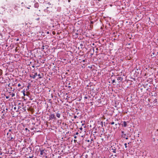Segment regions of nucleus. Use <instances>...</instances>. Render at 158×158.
Segmentation results:
<instances>
[{
	"label": "nucleus",
	"mask_w": 158,
	"mask_h": 158,
	"mask_svg": "<svg viewBox=\"0 0 158 158\" xmlns=\"http://www.w3.org/2000/svg\"><path fill=\"white\" fill-rule=\"evenodd\" d=\"M7 138L9 140H12L14 139V138L11 135V133L7 132Z\"/></svg>",
	"instance_id": "1"
},
{
	"label": "nucleus",
	"mask_w": 158,
	"mask_h": 158,
	"mask_svg": "<svg viewBox=\"0 0 158 158\" xmlns=\"http://www.w3.org/2000/svg\"><path fill=\"white\" fill-rule=\"evenodd\" d=\"M49 119L51 120L52 119H56V117L55 116V115L54 114H51L49 115Z\"/></svg>",
	"instance_id": "2"
},
{
	"label": "nucleus",
	"mask_w": 158,
	"mask_h": 158,
	"mask_svg": "<svg viewBox=\"0 0 158 158\" xmlns=\"http://www.w3.org/2000/svg\"><path fill=\"white\" fill-rule=\"evenodd\" d=\"M40 154L41 155H43V156L44 157L46 156V153L44 152V150L40 149Z\"/></svg>",
	"instance_id": "3"
},
{
	"label": "nucleus",
	"mask_w": 158,
	"mask_h": 158,
	"mask_svg": "<svg viewBox=\"0 0 158 158\" xmlns=\"http://www.w3.org/2000/svg\"><path fill=\"white\" fill-rule=\"evenodd\" d=\"M37 76V73H35L34 75H32V76H30V77H32V78L34 79Z\"/></svg>",
	"instance_id": "4"
},
{
	"label": "nucleus",
	"mask_w": 158,
	"mask_h": 158,
	"mask_svg": "<svg viewBox=\"0 0 158 158\" xmlns=\"http://www.w3.org/2000/svg\"><path fill=\"white\" fill-rule=\"evenodd\" d=\"M122 125L123 127H126L127 126V122L126 121H124L122 124Z\"/></svg>",
	"instance_id": "5"
},
{
	"label": "nucleus",
	"mask_w": 158,
	"mask_h": 158,
	"mask_svg": "<svg viewBox=\"0 0 158 158\" xmlns=\"http://www.w3.org/2000/svg\"><path fill=\"white\" fill-rule=\"evenodd\" d=\"M39 5L38 3H35L34 5V6L35 8H38L39 7Z\"/></svg>",
	"instance_id": "6"
},
{
	"label": "nucleus",
	"mask_w": 158,
	"mask_h": 158,
	"mask_svg": "<svg viewBox=\"0 0 158 158\" xmlns=\"http://www.w3.org/2000/svg\"><path fill=\"white\" fill-rule=\"evenodd\" d=\"M25 90L24 89L22 91V92L23 94V95L24 96H25L26 95H27V94H25Z\"/></svg>",
	"instance_id": "7"
},
{
	"label": "nucleus",
	"mask_w": 158,
	"mask_h": 158,
	"mask_svg": "<svg viewBox=\"0 0 158 158\" xmlns=\"http://www.w3.org/2000/svg\"><path fill=\"white\" fill-rule=\"evenodd\" d=\"M56 116L58 118H60V114L59 113H57L56 114Z\"/></svg>",
	"instance_id": "8"
},
{
	"label": "nucleus",
	"mask_w": 158,
	"mask_h": 158,
	"mask_svg": "<svg viewBox=\"0 0 158 158\" xmlns=\"http://www.w3.org/2000/svg\"><path fill=\"white\" fill-rule=\"evenodd\" d=\"M117 80H118L122 81V78H121V77H118Z\"/></svg>",
	"instance_id": "9"
},
{
	"label": "nucleus",
	"mask_w": 158,
	"mask_h": 158,
	"mask_svg": "<svg viewBox=\"0 0 158 158\" xmlns=\"http://www.w3.org/2000/svg\"><path fill=\"white\" fill-rule=\"evenodd\" d=\"M12 97H13L15 96V94L14 93H13L11 94Z\"/></svg>",
	"instance_id": "10"
},
{
	"label": "nucleus",
	"mask_w": 158,
	"mask_h": 158,
	"mask_svg": "<svg viewBox=\"0 0 158 158\" xmlns=\"http://www.w3.org/2000/svg\"><path fill=\"white\" fill-rule=\"evenodd\" d=\"M113 152L114 153H116V149H114L113 151Z\"/></svg>",
	"instance_id": "11"
},
{
	"label": "nucleus",
	"mask_w": 158,
	"mask_h": 158,
	"mask_svg": "<svg viewBox=\"0 0 158 158\" xmlns=\"http://www.w3.org/2000/svg\"><path fill=\"white\" fill-rule=\"evenodd\" d=\"M38 76L39 77V78H42V77H40V74H39Z\"/></svg>",
	"instance_id": "12"
},
{
	"label": "nucleus",
	"mask_w": 158,
	"mask_h": 158,
	"mask_svg": "<svg viewBox=\"0 0 158 158\" xmlns=\"http://www.w3.org/2000/svg\"><path fill=\"white\" fill-rule=\"evenodd\" d=\"M52 33L53 35H54L56 34V32L54 31H52Z\"/></svg>",
	"instance_id": "13"
},
{
	"label": "nucleus",
	"mask_w": 158,
	"mask_h": 158,
	"mask_svg": "<svg viewBox=\"0 0 158 158\" xmlns=\"http://www.w3.org/2000/svg\"><path fill=\"white\" fill-rule=\"evenodd\" d=\"M124 145L126 148H127V144L126 143H125Z\"/></svg>",
	"instance_id": "14"
},
{
	"label": "nucleus",
	"mask_w": 158,
	"mask_h": 158,
	"mask_svg": "<svg viewBox=\"0 0 158 158\" xmlns=\"http://www.w3.org/2000/svg\"><path fill=\"white\" fill-rule=\"evenodd\" d=\"M114 122H112V123H111V125L114 124Z\"/></svg>",
	"instance_id": "15"
},
{
	"label": "nucleus",
	"mask_w": 158,
	"mask_h": 158,
	"mask_svg": "<svg viewBox=\"0 0 158 158\" xmlns=\"http://www.w3.org/2000/svg\"><path fill=\"white\" fill-rule=\"evenodd\" d=\"M21 84H18V87H20V86H21Z\"/></svg>",
	"instance_id": "16"
},
{
	"label": "nucleus",
	"mask_w": 158,
	"mask_h": 158,
	"mask_svg": "<svg viewBox=\"0 0 158 158\" xmlns=\"http://www.w3.org/2000/svg\"><path fill=\"white\" fill-rule=\"evenodd\" d=\"M84 98L85 99H87L88 98V97L86 96H85Z\"/></svg>",
	"instance_id": "17"
},
{
	"label": "nucleus",
	"mask_w": 158,
	"mask_h": 158,
	"mask_svg": "<svg viewBox=\"0 0 158 158\" xmlns=\"http://www.w3.org/2000/svg\"><path fill=\"white\" fill-rule=\"evenodd\" d=\"M115 82V80H113L112 81V83H114Z\"/></svg>",
	"instance_id": "18"
},
{
	"label": "nucleus",
	"mask_w": 158,
	"mask_h": 158,
	"mask_svg": "<svg viewBox=\"0 0 158 158\" xmlns=\"http://www.w3.org/2000/svg\"><path fill=\"white\" fill-rule=\"evenodd\" d=\"M82 129H83V128L82 127H81V128H80V129L81 131H82Z\"/></svg>",
	"instance_id": "19"
},
{
	"label": "nucleus",
	"mask_w": 158,
	"mask_h": 158,
	"mask_svg": "<svg viewBox=\"0 0 158 158\" xmlns=\"http://www.w3.org/2000/svg\"><path fill=\"white\" fill-rule=\"evenodd\" d=\"M28 130V129L27 128H25V130L26 131H27Z\"/></svg>",
	"instance_id": "20"
},
{
	"label": "nucleus",
	"mask_w": 158,
	"mask_h": 158,
	"mask_svg": "<svg viewBox=\"0 0 158 158\" xmlns=\"http://www.w3.org/2000/svg\"><path fill=\"white\" fill-rule=\"evenodd\" d=\"M16 6H15V7H14V9L16 10Z\"/></svg>",
	"instance_id": "21"
},
{
	"label": "nucleus",
	"mask_w": 158,
	"mask_h": 158,
	"mask_svg": "<svg viewBox=\"0 0 158 158\" xmlns=\"http://www.w3.org/2000/svg\"><path fill=\"white\" fill-rule=\"evenodd\" d=\"M78 132H77L76 133V135H78Z\"/></svg>",
	"instance_id": "22"
},
{
	"label": "nucleus",
	"mask_w": 158,
	"mask_h": 158,
	"mask_svg": "<svg viewBox=\"0 0 158 158\" xmlns=\"http://www.w3.org/2000/svg\"><path fill=\"white\" fill-rule=\"evenodd\" d=\"M11 131V129H10L9 130V132H10V131Z\"/></svg>",
	"instance_id": "23"
},
{
	"label": "nucleus",
	"mask_w": 158,
	"mask_h": 158,
	"mask_svg": "<svg viewBox=\"0 0 158 158\" xmlns=\"http://www.w3.org/2000/svg\"><path fill=\"white\" fill-rule=\"evenodd\" d=\"M77 138V137L76 136H74V138L75 139H76V138Z\"/></svg>",
	"instance_id": "24"
},
{
	"label": "nucleus",
	"mask_w": 158,
	"mask_h": 158,
	"mask_svg": "<svg viewBox=\"0 0 158 158\" xmlns=\"http://www.w3.org/2000/svg\"><path fill=\"white\" fill-rule=\"evenodd\" d=\"M6 98H7V99H8V98H9V97H8V96H6Z\"/></svg>",
	"instance_id": "25"
},
{
	"label": "nucleus",
	"mask_w": 158,
	"mask_h": 158,
	"mask_svg": "<svg viewBox=\"0 0 158 158\" xmlns=\"http://www.w3.org/2000/svg\"><path fill=\"white\" fill-rule=\"evenodd\" d=\"M40 19V18H37V19L38 20H39Z\"/></svg>",
	"instance_id": "26"
},
{
	"label": "nucleus",
	"mask_w": 158,
	"mask_h": 158,
	"mask_svg": "<svg viewBox=\"0 0 158 158\" xmlns=\"http://www.w3.org/2000/svg\"><path fill=\"white\" fill-rule=\"evenodd\" d=\"M91 23L92 24H93V21H91Z\"/></svg>",
	"instance_id": "27"
},
{
	"label": "nucleus",
	"mask_w": 158,
	"mask_h": 158,
	"mask_svg": "<svg viewBox=\"0 0 158 158\" xmlns=\"http://www.w3.org/2000/svg\"><path fill=\"white\" fill-rule=\"evenodd\" d=\"M84 125V123H82V126H83Z\"/></svg>",
	"instance_id": "28"
},
{
	"label": "nucleus",
	"mask_w": 158,
	"mask_h": 158,
	"mask_svg": "<svg viewBox=\"0 0 158 158\" xmlns=\"http://www.w3.org/2000/svg\"><path fill=\"white\" fill-rule=\"evenodd\" d=\"M27 89H29V86H27Z\"/></svg>",
	"instance_id": "29"
},
{
	"label": "nucleus",
	"mask_w": 158,
	"mask_h": 158,
	"mask_svg": "<svg viewBox=\"0 0 158 158\" xmlns=\"http://www.w3.org/2000/svg\"><path fill=\"white\" fill-rule=\"evenodd\" d=\"M47 34H49V32H47Z\"/></svg>",
	"instance_id": "30"
},
{
	"label": "nucleus",
	"mask_w": 158,
	"mask_h": 158,
	"mask_svg": "<svg viewBox=\"0 0 158 158\" xmlns=\"http://www.w3.org/2000/svg\"><path fill=\"white\" fill-rule=\"evenodd\" d=\"M122 133H123V131H122Z\"/></svg>",
	"instance_id": "31"
},
{
	"label": "nucleus",
	"mask_w": 158,
	"mask_h": 158,
	"mask_svg": "<svg viewBox=\"0 0 158 158\" xmlns=\"http://www.w3.org/2000/svg\"><path fill=\"white\" fill-rule=\"evenodd\" d=\"M14 109H16V107H15L14 108Z\"/></svg>",
	"instance_id": "32"
},
{
	"label": "nucleus",
	"mask_w": 158,
	"mask_h": 158,
	"mask_svg": "<svg viewBox=\"0 0 158 158\" xmlns=\"http://www.w3.org/2000/svg\"><path fill=\"white\" fill-rule=\"evenodd\" d=\"M43 49H44V46H43Z\"/></svg>",
	"instance_id": "33"
},
{
	"label": "nucleus",
	"mask_w": 158,
	"mask_h": 158,
	"mask_svg": "<svg viewBox=\"0 0 158 158\" xmlns=\"http://www.w3.org/2000/svg\"><path fill=\"white\" fill-rule=\"evenodd\" d=\"M117 125V124H115V125L116 126Z\"/></svg>",
	"instance_id": "34"
},
{
	"label": "nucleus",
	"mask_w": 158,
	"mask_h": 158,
	"mask_svg": "<svg viewBox=\"0 0 158 158\" xmlns=\"http://www.w3.org/2000/svg\"><path fill=\"white\" fill-rule=\"evenodd\" d=\"M128 139V138H126V139Z\"/></svg>",
	"instance_id": "35"
},
{
	"label": "nucleus",
	"mask_w": 158,
	"mask_h": 158,
	"mask_svg": "<svg viewBox=\"0 0 158 158\" xmlns=\"http://www.w3.org/2000/svg\"><path fill=\"white\" fill-rule=\"evenodd\" d=\"M76 36H77L76 35V36H75V37H76Z\"/></svg>",
	"instance_id": "36"
}]
</instances>
